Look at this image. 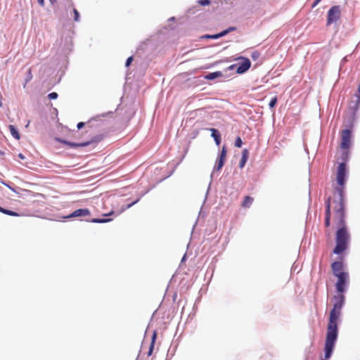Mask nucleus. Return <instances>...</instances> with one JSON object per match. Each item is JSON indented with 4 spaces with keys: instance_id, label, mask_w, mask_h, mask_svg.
Masks as SVG:
<instances>
[{
    "instance_id": "obj_28",
    "label": "nucleus",
    "mask_w": 360,
    "mask_h": 360,
    "mask_svg": "<svg viewBox=\"0 0 360 360\" xmlns=\"http://www.w3.org/2000/svg\"><path fill=\"white\" fill-rule=\"evenodd\" d=\"M73 13H74V20L75 21H79V13L78 12V11L76 9V8H74L73 9Z\"/></svg>"
},
{
    "instance_id": "obj_39",
    "label": "nucleus",
    "mask_w": 360,
    "mask_h": 360,
    "mask_svg": "<svg viewBox=\"0 0 360 360\" xmlns=\"http://www.w3.org/2000/svg\"><path fill=\"white\" fill-rule=\"evenodd\" d=\"M358 91H359V93L360 94V84H359V86Z\"/></svg>"
},
{
    "instance_id": "obj_16",
    "label": "nucleus",
    "mask_w": 360,
    "mask_h": 360,
    "mask_svg": "<svg viewBox=\"0 0 360 360\" xmlns=\"http://www.w3.org/2000/svg\"><path fill=\"white\" fill-rule=\"evenodd\" d=\"M9 131L11 134V135L16 139L17 140H19L20 138V134L18 131V130L15 128L13 125H9L8 126Z\"/></svg>"
},
{
    "instance_id": "obj_1",
    "label": "nucleus",
    "mask_w": 360,
    "mask_h": 360,
    "mask_svg": "<svg viewBox=\"0 0 360 360\" xmlns=\"http://www.w3.org/2000/svg\"><path fill=\"white\" fill-rule=\"evenodd\" d=\"M346 181V166L340 163L336 174L338 186L335 188L333 198H328L326 202V216L324 220L325 235L331 238V220L336 229L347 227L344 200V188Z\"/></svg>"
},
{
    "instance_id": "obj_33",
    "label": "nucleus",
    "mask_w": 360,
    "mask_h": 360,
    "mask_svg": "<svg viewBox=\"0 0 360 360\" xmlns=\"http://www.w3.org/2000/svg\"><path fill=\"white\" fill-rule=\"evenodd\" d=\"M38 3L40 6H43L44 5V0H37Z\"/></svg>"
},
{
    "instance_id": "obj_4",
    "label": "nucleus",
    "mask_w": 360,
    "mask_h": 360,
    "mask_svg": "<svg viewBox=\"0 0 360 360\" xmlns=\"http://www.w3.org/2000/svg\"><path fill=\"white\" fill-rule=\"evenodd\" d=\"M337 278L338 281L335 284L336 290L338 294L343 295V292L346 290L347 285L349 283V274L338 275Z\"/></svg>"
},
{
    "instance_id": "obj_23",
    "label": "nucleus",
    "mask_w": 360,
    "mask_h": 360,
    "mask_svg": "<svg viewBox=\"0 0 360 360\" xmlns=\"http://www.w3.org/2000/svg\"><path fill=\"white\" fill-rule=\"evenodd\" d=\"M32 79V74L31 69L30 68L27 72V76L25 79V83L24 84V87H25L27 83L29 82Z\"/></svg>"
},
{
    "instance_id": "obj_2",
    "label": "nucleus",
    "mask_w": 360,
    "mask_h": 360,
    "mask_svg": "<svg viewBox=\"0 0 360 360\" xmlns=\"http://www.w3.org/2000/svg\"><path fill=\"white\" fill-rule=\"evenodd\" d=\"M333 307L330 312L329 322L327 326V334L325 342V356L329 359L333 351L334 345L338 338V321L341 314V310L345 302V296L338 294L333 297Z\"/></svg>"
},
{
    "instance_id": "obj_24",
    "label": "nucleus",
    "mask_w": 360,
    "mask_h": 360,
    "mask_svg": "<svg viewBox=\"0 0 360 360\" xmlns=\"http://www.w3.org/2000/svg\"><path fill=\"white\" fill-rule=\"evenodd\" d=\"M243 145V141L240 136H238L235 141V146L240 148Z\"/></svg>"
},
{
    "instance_id": "obj_34",
    "label": "nucleus",
    "mask_w": 360,
    "mask_h": 360,
    "mask_svg": "<svg viewBox=\"0 0 360 360\" xmlns=\"http://www.w3.org/2000/svg\"><path fill=\"white\" fill-rule=\"evenodd\" d=\"M2 99H3V97H2L1 94L0 93V107H1L3 105Z\"/></svg>"
},
{
    "instance_id": "obj_31",
    "label": "nucleus",
    "mask_w": 360,
    "mask_h": 360,
    "mask_svg": "<svg viewBox=\"0 0 360 360\" xmlns=\"http://www.w3.org/2000/svg\"><path fill=\"white\" fill-rule=\"evenodd\" d=\"M84 124H84V122H79V123L77 124V129H82V128L84 126Z\"/></svg>"
},
{
    "instance_id": "obj_9",
    "label": "nucleus",
    "mask_w": 360,
    "mask_h": 360,
    "mask_svg": "<svg viewBox=\"0 0 360 360\" xmlns=\"http://www.w3.org/2000/svg\"><path fill=\"white\" fill-rule=\"evenodd\" d=\"M235 30H236V27H230L228 29L221 32L220 33L216 34H206L203 37V38L212 39H219L220 37H222L226 35L229 32L234 31Z\"/></svg>"
},
{
    "instance_id": "obj_25",
    "label": "nucleus",
    "mask_w": 360,
    "mask_h": 360,
    "mask_svg": "<svg viewBox=\"0 0 360 360\" xmlns=\"http://www.w3.org/2000/svg\"><path fill=\"white\" fill-rule=\"evenodd\" d=\"M260 56V53L257 51H253L252 53H251V58L254 60H257Z\"/></svg>"
},
{
    "instance_id": "obj_21",
    "label": "nucleus",
    "mask_w": 360,
    "mask_h": 360,
    "mask_svg": "<svg viewBox=\"0 0 360 360\" xmlns=\"http://www.w3.org/2000/svg\"><path fill=\"white\" fill-rule=\"evenodd\" d=\"M226 154H227V149H226V146H224L221 148V153H220V155H219V159H222V160H226Z\"/></svg>"
},
{
    "instance_id": "obj_5",
    "label": "nucleus",
    "mask_w": 360,
    "mask_h": 360,
    "mask_svg": "<svg viewBox=\"0 0 360 360\" xmlns=\"http://www.w3.org/2000/svg\"><path fill=\"white\" fill-rule=\"evenodd\" d=\"M352 133L349 129H344L341 132L340 148L342 150H349L351 145Z\"/></svg>"
},
{
    "instance_id": "obj_27",
    "label": "nucleus",
    "mask_w": 360,
    "mask_h": 360,
    "mask_svg": "<svg viewBox=\"0 0 360 360\" xmlns=\"http://www.w3.org/2000/svg\"><path fill=\"white\" fill-rule=\"evenodd\" d=\"M198 3L202 6H208L210 4V0H199V1H198Z\"/></svg>"
},
{
    "instance_id": "obj_19",
    "label": "nucleus",
    "mask_w": 360,
    "mask_h": 360,
    "mask_svg": "<svg viewBox=\"0 0 360 360\" xmlns=\"http://www.w3.org/2000/svg\"><path fill=\"white\" fill-rule=\"evenodd\" d=\"M224 162V160L218 158L214 169L217 171H219L223 167Z\"/></svg>"
},
{
    "instance_id": "obj_40",
    "label": "nucleus",
    "mask_w": 360,
    "mask_h": 360,
    "mask_svg": "<svg viewBox=\"0 0 360 360\" xmlns=\"http://www.w3.org/2000/svg\"><path fill=\"white\" fill-rule=\"evenodd\" d=\"M358 101H360V96H358Z\"/></svg>"
},
{
    "instance_id": "obj_20",
    "label": "nucleus",
    "mask_w": 360,
    "mask_h": 360,
    "mask_svg": "<svg viewBox=\"0 0 360 360\" xmlns=\"http://www.w3.org/2000/svg\"><path fill=\"white\" fill-rule=\"evenodd\" d=\"M348 158H349V150H342V160L344 161L342 163H345L346 167H347V165H346L345 162L347 160Z\"/></svg>"
},
{
    "instance_id": "obj_13",
    "label": "nucleus",
    "mask_w": 360,
    "mask_h": 360,
    "mask_svg": "<svg viewBox=\"0 0 360 360\" xmlns=\"http://www.w3.org/2000/svg\"><path fill=\"white\" fill-rule=\"evenodd\" d=\"M253 201H254L253 198H252L249 195H246L243 199L241 206L244 208H249L251 206Z\"/></svg>"
},
{
    "instance_id": "obj_26",
    "label": "nucleus",
    "mask_w": 360,
    "mask_h": 360,
    "mask_svg": "<svg viewBox=\"0 0 360 360\" xmlns=\"http://www.w3.org/2000/svg\"><path fill=\"white\" fill-rule=\"evenodd\" d=\"M276 103H277V97H276V96H275V97H274V98H271V101H270V102H269V107H270L271 108H274V107H275V105H276Z\"/></svg>"
},
{
    "instance_id": "obj_6",
    "label": "nucleus",
    "mask_w": 360,
    "mask_h": 360,
    "mask_svg": "<svg viewBox=\"0 0 360 360\" xmlns=\"http://www.w3.org/2000/svg\"><path fill=\"white\" fill-rule=\"evenodd\" d=\"M340 17V9L338 6H332L328 12L327 25L336 22Z\"/></svg>"
},
{
    "instance_id": "obj_18",
    "label": "nucleus",
    "mask_w": 360,
    "mask_h": 360,
    "mask_svg": "<svg viewBox=\"0 0 360 360\" xmlns=\"http://www.w3.org/2000/svg\"><path fill=\"white\" fill-rule=\"evenodd\" d=\"M1 213H4L5 214H7V215H9V216H13V217H18L19 216V214L14 212V211H11V210H6V209H1Z\"/></svg>"
},
{
    "instance_id": "obj_7",
    "label": "nucleus",
    "mask_w": 360,
    "mask_h": 360,
    "mask_svg": "<svg viewBox=\"0 0 360 360\" xmlns=\"http://www.w3.org/2000/svg\"><path fill=\"white\" fill-rule=\"evenodd\" d=\"M331 269L333 275L338 277V275H344L348 272L344 271V265L342 262H334L331 264Z\"/></svg>"
},
{
    "instance_id": "obj_29",
    "label": "nucleus",
    "mask_w": 360,
    "mask_h": 360,
    "mask_svg": "<svg viewBox=\"0 0 360 360\" xmlns=\"http://www.w3.org/2000/svg\"><path fill=\"white\" fill-rule=\"evenodd\" d=\"M49 99H56L58 98V94L56 92L50 93L48 95Z\"/></svg>"
},
{
    "instance_id": "obj_12",
    "label": "nucleus",
    "mask_w": 360,
    "mask_h": 360,
    "mask_svg": "<svg viewBox=\"0 0 360 360\" xmlns=\"http://www.w3.org/2000/svg\"><path fill=\"white\" fill-rule=\"evenodd\" d=\"M210 131L212 132V137L214 138L215 142H216V144L217 146H219L221 143V135L219 133V131L216 129H214V128H212L210 129Z\"/></svg>"
},
{
    "instance_id": "obj_15",
    "label": "nucleus",
    "mask_w": 360,
    "mask_h": 360,
    "mask_svg": "<svg viewBox=\"0 0 360 360\" xmlns=\"http://www.w3.org/2000/svg\"><path fill=\"white\" fill-rule=\"evenodd\" d=\"M156 338H157V333H156V331H154L153 333V335H152L150 348L148 352V356H150L153 354Z\"/></svg>"
},
{
    "instance_id": "obj_41",
    "label": "nucleus",
    "mask_w": 360,
    "mask_h": 360,
    "mask_svg": "<svg viewBox=\"0 0 360 360\" xmlns=\"http://www.w3.org/2000/svg\"><path fill=\"white\" fill-rule=\"evenodd\" d=\"M1 209H3V207H0V212H1V210H2Z\"/></svg>"
},
{
    "instance_id": "obj_35",
    "label": "nucleus",
    "mask_w": 360,
    "mask_h": 360,
    "mask_svg": "<svg viewBox=\"0 0 360 360\" xmlns=\"http://www.w3.org/2000/svg\"><path fill=\"white\" fill-rule=\"evenodd\" d=\"M18 157L22 160H24L25 158V157L22 153H19Z\"/></svg>"
},
{
    "instance_id": "obj_17",
    "label": "nucleus",
    "mask_w": 360,
    "mask_h": 360,
    "mask_svg": "<svg viewBox=\"0 0 360 360\" xmlns=\"http://www.w3.org/2000/svg\"><path fill=\"white\" fill-rule=\"evenodd\" d=\"M221 75H222V73L219 71H217V72H212V73H210V74L205 75V78L206 79L212 80V79H216L217 77H219Z\"/></svg>"
},
{
    "instance_id": "obj_37",
    "label": "nucleus",
    "mask_w": 360,
    "mask_h": 360,
    "mask_svg": "<svg viewBox=\"0 0 360 360\" xmlns=\"http://www.w3.org/2000/svg\"><path fill=\"white\" fill-rule=\"evenodd\" d=\"M51 4L53 5L56 2V0H49Z\"/></svg>"
},
{
    "instance_id": "obj_14",
    "label": "nucleus",
    "mask_w": 360,
    "mask_h": 360,
    "mask_svg": "<svg viewBox=\"0 0 360 360\" xmlns=\"http://www.w3.org/2000/svg\"><path fill=\"white\" fill-rule=\"evenodd\" d=\"M248 151L247 149H244L243 150L242 158H241L240 163H239L240 168H243L245 166V165L248 160Z\"/></svg>"
},
{
    "instance_id": "obj_3",
    "label": "nucleus",
    "mask_w": 360,
    "mask_h": 360,
    "mask_svg": "<svg viewBox=\"0 0 360 360\" xmlns=\"http://www.w3.org/2000/svg\"><path fill=\"white\" fill-rule=\"evenodd\" d=\"M350 241V234L347 227L338 229L335 232V246L333 252L340 255L345 251Z\"/></svg>"
},
{
    "instance_id": "obj_32",
    "label": "nucleus",
    "mask_w": 360,
    "mask_h": 360,
    "mask_svg": "<svg viewBox=\"0 0 360 360\" xmlns=\"http://www.w3.org/2000/svg\"><path fill=\"white\" fill-rule=\"evenodd\" d=\"M320 1L321 0H316L313 4L312 7L314 8Z\"/></svg>"
},
{
    "instance_id": "obj_10",
    "label": "nucleus",
    "mask_w": 360,
    "mask_h": 360,
    "mask_svg": "<svg viewBox=\"0 0 360 360\" xmlns=\"http://www.w3.org/2000/svg\"><path fill=\"white\" fill-rule=\"evenodd\" d=\"M251 65L250 60L247 58H243L242 63L238 67L237 72L238 74H243L245 72Z\"/></svg>"
},
{
    "instance_id": "obj_22",
    "label": "nucleus",
    "mask_w": 360,
    "mask_h": 360,
    "mask_svg": "<svg viewBox=\"0 0 360 360\" xmlns=\"http://www.w3.org/2000/svg\"><path fill=\"white\" fill-rule=\"evenodd\" d=\"M111 221L110 219H92L91 222L93 223H106Z\"/></svg>"
},
{
    "instance_id": "obj_11",
    "label": "nucleus",
    "mask_w": 360,
    "mask_h": 360,
    "mask_svg": "<svg viewBox=\"0 0 360 360\" xmlns=\"http://www.w3.org/2000/svg\"><path fill=\"white\" fill-rule=\"evenodd\" d=\"M62 142L71 148L84 147V146H88L89 143V142H88V141L79 143L70 142V141H63Z\"/></svg>"
},
{
    "instance_id": "obj_8",
    "label": "nucleus",
    "mask_w": 360,
    "mask_h": 360,
    "mask_svg": "<svg viewBox=\"0 0 360 360\" xmlns=\"http://www.w3.org/2000/svg\"><path fill=\"white\" fill-rule=\"evenodd\" d=\"M90 215V211L87 208L84 209H78L71 213L70 215L67 217H64L65 219H69L72 217H85Z\"/></svg>"
},
{
    "instance_id": "obj_36",
    "label": "nucleus",
    "mask_w": 360,
    "mask_h": 360,
    "mask_svg": "<svg viewBox=\"0 0 360 360\" xmlns=\"http://www.w3.org/2000/svg\"><path fill=\"white\" fill-rule=\"evenodd\" d=\"M137 201H138V200L134 201V202H133L132 203H131V204L128 205L127 207L129 208V207H131V206H132L133 205H134Z\"/></svg>"
},
{
    "instance_id": "obj_30",
    "label": "nucleus",
    "mask_w": 360,
    "mask_h": 360,
    "mask_svg": "<svg viewBox=\"0 0 360 360\" xmlns=\"http://www.w3.org/2000/svg\"><path fill=\"white\" fill-rule=\"evenodd\" d=\"M133 61V57L132 56H130L127 59V61H126V63H125V65L127 67H129L130 65V64L131 63V62Z\"/></svg>"
},
{
    "instance_id": "obj_38",
    "label": "nucleus",
    "mask_w": 360,
    "mask_h": 360,
    "mask_svg": "<svg viewBox=\"0 0 360 360\" xmlns=\"http://www.w3.org/2000/svg\"><path fill=\"white\" fill-rule=\"evenodd\" d=\"M112 214V212H110V213H108V214H104V215H105V216H108V215H110V214Z\"/></svg>"
}]
</instances>
